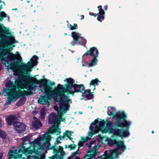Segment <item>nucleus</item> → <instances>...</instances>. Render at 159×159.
I'll return each mask as SVG.
<instances>
[{"instance_id":"obj_2","label":"nucleus","mask_w":159,"mask_h":159,"mask_svg":"<svg viewBox=\"0 0 159 159\" xmlns=\"http://www.w3.org/2000/svg\"><path fill=\"white\" fill-rule=\"evenodd\" d=\"M31 137L27 136L21 138L22 145L19 149L12 147L8 152L9 159H12L19 158V154L20 152L27 155L31 154L33 152L38 155H41L43 153L41 152L43 150L52 148L49 143L51 140L50 135L48 133L45 134L43 137H39L35 139L34 141L30 142Z\"/></svg>"},{"instance_id":"obj_40","label":"nucleus","mask_w":159,"mask_h":159,"mask_svg":"<svg viewBox=\"0 0 159 159\" xmlns=\"http://www.w3.org/2000/svg\"><path fill=\"white\" fill-rule=\"evenodd\" d=\"M154 131H153H153H152V133L153 134H154Z\"/></svg>"},{"instance_id":"obj_33","label":"nucleus","mask_w":159,"mask_h":159,"mask_svg":"<svg viewBox=\"0 0 159 159\" xmlns=\"http://www.w3.org/2000/svg\"><path fill=\"white\" fill-rule=\"evenodd\" d=\"M107 6H104V8L105 10H106L107 9Z\"/></svg>"},{"instance_id":"obj_34","label":"nucleus","mask_w":159,"mask_h":159,"mask_svg":"<svg viewBox=\"0 0 159 159\" xmlns=\"http://www.w3.org/2000/svg\"><path fill=\"white\" fill-rule=\"evenodd\" d=\"M74 42H73L71 43V44L72 46H74Z\"/></svg>"},{"instance_id":"obj_7","label":"nucleus","mask_w":159,"mask_h":159,"mask_svg":"<svg viewBox=\"0 0 159 159\" xmlns=\"http://www.w3.org/2000/svg\"><path fill=\"white\" fill-rule=\"evenodd\" d=\"M107 113L109 115L113 116V118H115L117 121L116 125L120 127H125L127 128L132 123L131 121L126 120V116L124 112H118L114 114L116 112V109L114 107H108Z\"/></svg>"},{"instance_id":"obj_47","label":"nucleus","mask_w":159,"mask_h":159,"mask_svg":"<svg viewBox=\"0 0 159 159\" xmlns=\"http://www.w3.org/2000/svg\"><path fill=\"white\" fill-rule=\"evenodd\" d=\"M80 114H81L82 113V112H80Z\"/></svg>"},{"instance_id":"obj_37","label":"nucleus","mask_w":159,"mask_h":159,"mask_svg":"<svg viewBox=\"0 0 159 159\" xmlns=\"http://www.w3.org/2000/svg\"><path fill=\"white\" fill-rule=\"evenodd\" d=\"M75 159H80V158L79 157H76Z\"/></svg>"},{"instance_id":"obj_10","label":"nucleus","mask_w":159,"mask_h":159,"mask_svg":"<svg viewBox=\"0 0 159 159\" xmlns=\"http://www.w3.org/2000/svg\"><path fill=\"white\" fill-rule=\"evenodd\" d=\"M70 89L71 90L70 91L69 94L75 92H80L82 93L85 89V88L83 85L75 84H74L73 87H71Z\"/></svg>"},{"instance_id":"obj_17","label":"nucleus","mask_w":159,"mask_h":159,"mask_svg":"<svg viewBox=\"0 0 159 159\" xmlns=\"http://www.w3.org/2000/svg\"><path fill=\"white\" fill-rule=\"evenodd\" d=\"M71 131H66L65 133H64L63 135L62 136V138L66 140L68 138L70 140H72L73 138H71L70 136L71 135V134L73 133Z\"/></svg>"},{"instance_id":"obj_38","label":"nucleus","mask_w":159,"mask_h":159,"mask_svg":"<svg viewBox=\"0 0 159 159\" xmlns=\"http://www.w3.org/2000/svg\"><path fill=\"white\" fill-rule=\"evenodd\" d=\"M73 158H72V157H69V158H68V159H73Z\"/></svg>"},{"instance_id":"obj_42","label":"nucleus","mask_w":159,"mask_h":159,"mask_svg":"<svg viewBox=\"0 0 159 159\" xmlns=\"http://www.w3.org/2000/svg\"><path fill=\"white\" fill-rule=\"evenodd\" d=\"M65 34L66 35L67 34L65 33Z\"/></svg>"},{"instance_id":"obj_41","label":"nucleus","mask_w":159,"mask_h":159,"mask_svg":"<svg viewBox=\"0 0 159 159\" xmlns=\"http://www.w3.org/2000/svg\"><path fill=\"white\" fill-rule=\"evenodd\" d=\"M10 77H11V78H12V75H10Z\"/></svg>"},{"instance_id":"obj_28","label":"nucleus","mask_w":159,"mask_h":159,"mask_svg":"<svg viewBox=\"0 0 159 159\" xmlns=\"http://www.w3.org/2000/svg\"><path fill=\"white\" fill-rule=\"evenodd\" d=\"M70 30H73L76 29L77 26V25L76 24L74 25V26H72V25H70Z\"/></svg>"},{"instance_id":"obj_21","label":"nucleus","mask_w":159,"mask_h":159,"mask_svg":"<svg viewBox=\"0 0 159 159\" xmlns=\"http://www.w3.org/2000/svg\"><path fill=\"white\" fill-rule=\"evenodd\" d=\"M45 107L42 108L40 110V118L42 119H43L45 116Z\"/></svg>"},{"instance_id":"obj_3","label":"nucleus","mask_w":159,"mask_h":159,"mask_svg":"<svg viewBox=\"0 0 159 159\" xmlns=\"http://www.w3.org/2000/svg\"><path fill=\"white\" fill-rule=\"evenodd\" d=\"M16 84H14L11 81H7L6 87L9 88H4L3 91L8 96L7 99L9 102L16 101L20 97L27 96L33 93L32 90L34 88L30 85L31 80L27 76L23 77L19 76L15 80Z\"/></svg>"},{"instance_id":"obj_35","label":"nucleus","mask_w":159,"mask_h":159,"mask_svg":"<svg viewBox=\"0 0 159 159\" xmlns=\"http://www.w3.org/2000/svg\"><path fill=\"white\" fill-rule=\"evenodd\" d=\"M2 154H0V159H2Z\"/></svg>"},{"instance_id":"obj_45","label":"nucleus","mask_w":159,"mask_h":159,"mask_svg":"<svg viewBox=\"0 0 159 159\" xmlns=\"http://www.w3.org/2000/svg\"><path fill=\"white\" fill-rule=\"evenodd\" d=\"M84 18V16H82V17H83Z\"/></svg>"},{"instance_id":"obj_13","label":"nucleus","mask_w":159,"mask_h":159,"mask_svg":"<svg viewBox=\"0 0 159 159\" xmlns=\"http://www.w3.org/2000/svg\"><path fill=\"white\" fill-rule=\"evenodd\" d=\"M34 120L32 122V126L35 128H38L42 126V124L39 120L36 117H34Z\"/></svg>"},{"instance_id":"obj_15","label":"nucleus","mask_w":159,"mask_h":159,"mask_svg":"<svg viewBox=\"0 0 159 159\" xmlns=\"http://www.w3.org/2000/svg\"><path fill=\"white\" fill-rule=\"evenodd\" d=\"M82 96H85L88 99H90L93 97V94L91 93L90 90H84L82 93Z\"/></svg>"},{"instance_id":"obj_29","label":"nucleus","mask_w":159,"mask_h":159,"mask_svg":"<svg viewBox=\"0 0 159 159\" xmlns=\"http://www.w3.org/2000/svg\"><path fill=\"white\" fill-rule=\"evenodd\" d=\"M78 154V151H76L75 152L71 154V157H72V158H73V157H75L76 156V155Z\"/></svg>"},{"instance_id":"obj_27","label":"nucleus","mask_w":159,"mask_h":159,"mask_svg":"<svg viewBox=\"0 0 159 159\" xmlns=\"http://www.w3.org/2000/svg\"><path fill=\"white\" fill-rule=\"evenodd\" d=\"M62 138H63L62 136V137L61 136H59L56 139L57 143L58 144L61 143V142H60V141L61 140Z\"/></svg>"},{"instance_id":"obj_16","label":"nucleus","mask_w":159,"mask_h":159,"mask_svg":"<svg viewBox=\"0 0 159 159\" xmlns=\"http://www.w3.org/2000/svg\"><path fill=\"white\" fill-rule=\"evenodd\" d=\"M9 30L7 29L3 24H0V36L1 37L2 41V39L4 38L2 37L1 34H3L2 33H3L5 34H8V33Z\"/></svg>"},{"instance_id":"obj_22","label":"nucleus","mask_w":159,"mask_h":159,"mask_svg":"<svg viewBox=\"0 0 159 159\" xmlns=\"http://www.w3.org/2000/svg\"><path fill=\"white\" fill-rule=\"evenodd\" d=\"M83 141H80L78 143L79 147H81L83 146L84 143L89 140L88 137L84 138L82 139Z\"/></svg>"},{"instance_id":"obj_30","label":"nucleus","mask_w":159,"mask_h":159,"mask_svg":"<svg viewBox=\"0 0 159 159\" xmlns=\"http://www.w3.org/2000/svg\"><path fill=\"white\" fill-rule=\"evenodd\" d=\"M69 147L71 149H74V148H75V145L71 144L69 146Z\"/></svg>"},{"instance_id":"obj_11","label":"nucleus","mask_w":159,"mask_h":159,"mask_svg":"<svg viewBox=\"0 0 159 159\" xmlns=\"http://www.w3.org/2000/svg\"><path fill=\"white\" fill-rule=\"evenodd\" d=\"M13 125L16 130L19 133L24 132L25 130V125L23 123L15 121L14 122Z\"/></svg>"},{"instance_id":"obj_1","label":"nucleus","mask_w":159,"mask_h":159,"mask_svg":"<svg viewBox=\"0 0 159 159\" xmlns=\"http://www.w3.org/2000/svg\"><path fill=\"white\" fill-rule=\"evenodd\" d=\"M1 36L4 38L2 39L3 42L0 43V58L7 69L12 70L14 75L16 76L19 75L21 73L30 72L33 67L36 65L37 57L34 56L27 64L23 63L20 65L15 61L16 59V56L12 53L7 55L8 52L7 49L5 48L15 43V38L11 36L9 39L8 37L4 34H2Z\"/></svg>"},{"instance_id":"obj_19","label":"nucleus","mask_w":159,"mask_h":159,"mask_svg":"<svg viewBox=\"0 0 159 159\" xmlns=\"http://www.w3.org/2000/svg\"><path fill=\"white\" fill-rule=\"evenodd\" d=\"M14 116H8L6 119L8 125H11L14 119Z\"/></svg>"},{"instance_id":"obj_36","label":"nucleus","mask_w":159,"mask_h":159,"mask_svg":"<svg viewBox=\"0 0 159 159\" xmlns=\"http://www.w3.org/2000/svg\"><path fill=\"white\" fill-rule=\"evenodd\" d=\"M2 69V66L1 65V64L0 62V70Z\"/></svg>"},{"instance_id":"obj_12","label":"nucleus","mask_w":159,"mask_h":159,"mask_svg":"<svg viewBox=\"0 0 159 159\" xmlns=\"http://www.w3.org/2000/svg\"><path fill=\"white\" fill-rule=\"evenodd\" d=\"M49 94H46L44 96H41L38 100V102L41 104H46L50 100Z\"/></svg>"},{"instance_id":"obj_23","label":"nucleus","mask_w":159,"mask_h":159,"mask_svg":"<svg viewBox=\"0 0 159 159\" xmlns=\"http://www.w3.org/2000/svg\"><path fill=\"white\" fill-rule=\"evenodd\" d=\"M25 98L24 97H23L21 98L18 101V102H17V104H18L19 103L20 104H18V106H20L21 105H23L24 104L25 102Z\"/></svg>"},{"instance_id":"obj_14","label":"nucleus","mask_w":159,"mask_h":159,"mask_svg":"<svg viewBox=\"0 0 159 159\" xmlns=\"http://www.w3.org/2000/svg\"><path fill=\"white\" fill-rule=\"evenodd\" d=\"M72 37L75 41H80V39H82L84 40V42H85V40L84 39L83 37H81L80 34H79L77 33L72 32L71 33Z\"/></svg>"},{"instance_id":"obj_31","label":"nucleus","mask_w":159,"mask_h":159,"mask_svg":"<svg viewBox=\"0 0 159 159\" xmlns=\"http://www.w3.org/2000/svg\"><path fill=\"white\" fill-rule=\"evenodd\" d=\"M101 18V16H98V17H97V20L98 21H100V22H101V20L100 19Z\"/></svg>"},{"instance_id":"obj_24","label":"nucleus","mask_w":159,"mask_h":159,"mask_svg":"<svg viewBox=\"0 0 159 159\" xmlns=\"http://www.w3.org/2000/svg\"><path fill=\"white\" fill-rule=\"evenodd\" d=\"M43 89H41V91L42 92H43L44 93H50L51 94V95L54 98V101H55V98L53 97V95H52V93H51V92H47L46 91H44H44H43ZM55 102V103H56V104H57V103H56V102L58 103V104H59V107H60V102ZM57 107H58L57 106ZM57 107L59 109V110H60V107H59V108H58V107Z\"/></svg>"},{"instance_id":"obj_48","label":"nucleus","mask_w":159,"mask_h":159,"mask_svg":"<svg viewBox=\"0 0 159 159\" xmlns=\"http://www.w3.org/2000/svg\"><path fill=\"white\" fill-rule=\"evenodd\" d=\"M23 159H25V158H23Z\"/></svg>"},{"instance_id":"obj_6","label":"nucleus","mask_w":159,"mask_h":159,"mask_svg":"<svg viewBox=\"0 0 159 159\" xmlns=\"http://www.w3.org/2000/svg\"><path fill=\"white\" fill-rule=\"evenodd\" d=\"M55 101L57 102H60V110L58 108L57 106H54V109L58 112V116L57 117L56 114L54 112H52L49 115L48 119L49 123L52 124L54 123V126L49 129L48 132L49 133H56L57 135L59 134L60 133V129L57 126H55V125H58L60 123L61 121H64L65 119L62 118V116L64 113H66L68 110L69 107L68 104L66 103V101H57L55 99Z\"/></svg>"},{"instance_id":"obj_26","label":"nucleus","mask_w":159,"mask_h":159,"mask_svg":"<svg viewBox=\"0 0 159 159\" xmlns=\"http://www.w3.org/2000/svg\"><path fill=\"white\" fill-rule=\"evenodd\" d=\"M0 137L3 139L6 138V135L4 132L0 130Z\"/></svg>"},{"instance_id":"obj_43","label":"nucleus","mask_w":159,"mask_h":159,"mask_svg":"<svg viewBox=\"0 0 159 159\" xmlns=\"http://www.w3.org/2000/svg\"><path fill=\"white\" fill-rule=\"evenodd\" d=\"M30 2V1H27V2H28V3L29 2Z\"/></svg>"},{"instance_id":"obj_8","label":"nucleus","mask_w":159,"mask_h":159,"mask_svg":"<svg viewBox=\"0 0 159 159\" xmlns=\"http://www.w3.org/2000/svg\"><path fill=\"white\" fill-rule=\"evenodd\" d=\"M101 143L98 140L92 141L89 143H86V147L93 148L88 152L85 157L84 159H92V157L95 158V157L98 154V149L100 147Z\"/></svg>"},{"instance_id":"obj_39","label":"nucleus","mask_w":159,"mask_h":159,"mask_svg":"<svg viewBox=\"0 0 159 159\" xmlns=\"http://www.w3.org/2000/svg\"><path fill=\"white\" fill-rule=\"evenodd\" d=\"M17 8H15V9H12V10H17Z\"/></svg>"},{"instance_id":"obj_46","label":"nucleus","mask_w":159,"mask_h":159,"mask_svg":"<svg viewBox=\"0 0 159 159\" xmlns=\"http://www.w3.org/2000/svg\"><path fill=\"white\" fill-rule=\"evenodd\" d=\"M39 87H40V85L39 86Z\"/></svg>"},{"instance_id":"obj_32","label":"nucleus","mask_w":159,"mask_h":159,"mask_svg":"<svg viewBox=\"0 0 159 159\" xmlns=\"http://www.w3.org/2000/svg\"><path fill=\"white\" fill-rule=\"evenodd\" d=\"M2 124L1 120L0 119V127L2 126Z\"/></svg>"},{"instance_id":"obj_25","label":"nucleus","mask_w":159,"mask_h":159,"mask_svg":"<svg viewBox=\"0 0 159 159\" xmlns=\"http://www.w3.org/2000/svg\"><path fill=\"white\" fill-rule=\"evenodd\" d=\"M98 81H99L98 79H96L95 80H92L90 84L95 85L96 84H97V82Z\"/></svg>"},{"instance_id":"obj_5","label":"nucleus","mask_w":159,"mask_h":159,"mask_svg":"<svg viewBox=\"0 0 159 159\" xmlns=\"http://www.w3.org/2000/svg\"><path fill=\"white\" fill-rule=\"evenodd\" d=\"M65 81L67 82L66 88L59 84L57 85V87L52 90V88L51 86L45 84L43 85V91L52 93L53 97L56 101H61L64 102L66 100L67 101L66 103L69 104L70 101L69 97L66 95L64 93H67V94H69L71 90L70 88L73 87L74 80L70 78L66 79Z\"/></svg>"},{"instance_id":"obj_44","label":"nucleus","mask_w":159,"mask_h":159,"mask_svg":"<svg viewBox=\"0 0 159 159\" xmlns=\"http://www.w3.org/2000/svg\"><path fill=\"white\" fill-rule=\"evenodd\" d=\"M84 18V16H82V17H83Z\"/></svg>"},{"instance_id":"obj_18","label":"nucleus","mask_w":159,"mask_h":159,"mask_svg":"<svg viewBox=\"0 0 159 159\" xmlns=\"http://www.w3.org/2000/svg\"><path fill=\"white\" fill-rule=\"evenodd\" d=\"M98 8L99 10L98 14L101 15V18L103 20L105 12L104 10L102 9V6H99L98 7Z\"/></svg>"},{"instance_id":"obj_20","label":"nucleus","mask_w":159,"mask_h":159,"mask_svg":"<svg viewBox=\"0 0 159 159\" xmlns=\"http://www.w3.org/2000/svg\"><path fill=\"white\" fill-rule=\"evenodd\" d=\"M59 148H57V149L56 150V153H60L61 156H64L65 154V152L63 151V148L60 146H59Z\"/></svg>"},{"instance_id":"obj_9","label":"nucleus","mask_w":159,"mask_h":159,"mask_svg":"<svg viewBox=\"0 0 159 159\" xmlns=\"http://www.w3.org/2000/svg\"><path fill=\"white\" fill-rule=\"evenodd\" d=\"M98 55V52L97 49L95 47H93L90 48L89 50L84 55H90L93 57V59L89 63V66H92L95 65L98 61L97 58Z\"/></svg>"},{"instance_id":"obj_4","label":"nucleus","mask_w":159,"mask_h":159,"mask_svg":"<svg viewBox=\"0 0 159 159\" xmlns=\"http://www.w3.org/2000/svg\"><path fill=\"white\" fill-rule=\"evenodd\" d=\"M95 123H93L90 126L91 131L88 133V137L89 140L91 138L94 133H96L99 131L103 130L105 132H109L113 134L114 135L121 137H128L129 133L128 130L122 129H113L111 128V123L107 121L106 123L104 121L95 120Z\"/></svg>"}]
</instances>
